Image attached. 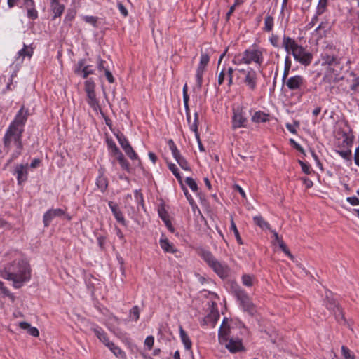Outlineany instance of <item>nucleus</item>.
Returning <instances> with one entry per match:
<instances>
[{
	"instance_id": "nucleus-1",
	"label": "nucleus",
	"mask_w": 359,
	"mask_h": 359,
	"mask_svg": "<svg viewBox=\"0 0 359 359\" xmlns=\"http://www.w3.org/2000/svg\"><path fill=\"white\" fill-rule=\"evenodd\" d=\"M283 46L287 53H291L294 59L301 65L308 66L311 63L313 55L298 45L293 39L284 36Z\"/></svg>"
},
{
	"instance_id": "nucleus-2",
	"label": "nucleus",
	"mask_w": 359,
	"mask_h": 359,
	"mask_svg": "<svg viewBox=\"0 0 359 359\" xmlns=\"http://www.w3.org/2000/svg\"><path fill=\"white\" fill-rule=\"evenodd\" d=\"M266 52L265 48L254 44L246 49L243 53L236 55L233 62L235 65L255 63L261 66L264 62V55Z\"/></svg>"
},
{
	"instance_id": "nucleus-3",
	"label": "nucleus",
	"mask_w": 359,
	"mask_h": 359,
	"mask_svg": "<svg viewBox=\"0 0 359 359\" xmlns=\"http://www.w3.org/2000/svg\"><path fill=\"white\" fill-rule=\"evenodd\" d=\"M22 107L19 109L15 120L11 123L4 137V143L6 147H9L13 143L17 147L21 146V134L22 133Z\"/></svg>"
},
{
	"instance_id": "nucleus-4",
	"label": "nucleus",
	"mask_w": 359,
	"mask_h": 359,
	"mask_svg": "<svg viewBox=\"0 0 359 359\" xmlns=\"http://www.w3.org/2000/svg\"><path fill=\"white\" fill-rule=\"evenodd\" d=\"M201 257L221 278H225L229 276L230 269L227 264L218 261L210 252L203 251Z\"/></svg>"
},
{
	"instance_id": "nucleus-5",
	"label": "nucleus",
	"mask_w": 359,
	"mask_h": 359,
	"mask_svg": "<svg viewBox=\"0 0 359 359\" xmlns=\"http://www.w3.org/2000/svg\"><path fill=\"white\" fill-rule=\"evenodd\" d=\"M238 72V79L246 85L251 90H254L257 87V74L255 69L251 67L246 69H236Z\"/></svg>"
},
{
	"instance_id": "nucleus-6",
	"label": "nucleus",
	"mask_w": 359,
	"mask_h": 359,
	"mask_svg": "<svg viewBox=\"0 0 359 359\" xmlns=\"http://www.w3.org/2000/svg\"><path fill=\"white\" fill-rule=\"evenodd\" d=\"M285 84L290 90L299 92V97H301L304 93L306 80L301 75H294L289 77L285 81Z\"/></svg>"
},
{
	"instance_id": "nucleus-7",
	"label": "nucleus",
	"mask_w": 359,
	"mask_h": 359,
	"mask_svg": "<svg viewBox=\"0 0 359 359\" xmlns=\"http://www.w3.org/2000/svg\"><path fill=\"white\" fill-rule=\"evenodd\" d=\"M325 305L326 308L335 316L337 319L344 318L342 311L330 291L325 292Z\"/></svg>"
},
{
	"instance_id": "nucleus-8",
	"label": "nucleus",
	"mask_w": 359,
	"mask_h": 359,
	"mask_svg": "<svg viewBox=\"0 0 359 359\" xmlns=\"http://www.w3.org/2000/svg\"><path fill=\"white\" fill-rule=\"evenodd\" d=\"M209 61L210 57L208 54L205 53H201L200 62L196 72V86H198V88H201L203 83V75Z\"/></svg>"
},
{
	"instance_id": "nucleus-9",
	"label": "nucleus",
	"mask_w": 359,
	"mask_h": 359,
	"mask_svg": "<svg viewBox=\"0 0 359 359\" xmlns=\"http://www.w3.org/2000/svg\"><path fill=\"white\" fill-rule=\"evenodd\" d=\"M234 292L236 297L240 301V303L244 310L248 311L250 314L252 315L255 311V306L251 302L247 294L240 288L235 290Z\"/></svg>"
},
{
	"instance_id": "nucleus-10",
	"label": "nucleus",
	"mask_w": 359,
	"mask_h": 359,
	"mask_svg": "<svg viewBox=\"0 0 359 359\" xmlns=\"http://www.w3.org/2000/svg\"><path fill=\"white\" fill-rule=\"evenodd\" d=\"M168 146L172 152V156L176 160L179 165L182 168V169L190 171L191 168L184 156H182L180 154V151L177 149L174 141L172 140H170L168 141Z\"/></svg>"
},
{
	"instance_id": "nucleus-11",
	"label": "nucleus",
	"mask_w": 359,
	"mask_h": 359,
	"mask_svg": "<svg viewBox=\"0 0 359 359\" xmlns=\"http://www.w3.org/2000/svg\"><path fill=\"white\" fill-rule=\"evenodd\" d=\"M247 117L242 109L237 108L233 109V116L232 117V127L233 129L243 128L245 126Z\"/></svg>"
},
{
	"instance_id": "nucleus-12",
	"label": "nucleus",
	"mask_w": 359,
	"mask_h": 359,
	"mask_svg": "<svg viewBox=\"0 0 359 359\" xmlns=\"http://www.w3.org/2000/svg\"><path fill=\"white\" fill-rule=\"evenodd\" d=\"M339 69L337 67H327L323 81L330 85L339 81L342 79V77L339 76Z\"/></svg>"
},
{
	"instance_id": "nucleus-13",
	"label": "nucleus",
	"mask_w": 359,
	"mask_h": 359,
	"mask_svg": "<svg viewBox=\"0 0 359 359\" xmlns=\"http://www.w3.org/2000/svg\"><path fill=\"white\" fill-rule=\"evenodd\" d=\"M65 215L61 208L50 209L46 211L43 217L44 226L48 227L55 217H60Z\"/></svg>"
},
{
	"instance_id": "nucleus-14",
	"label": "nucleus",
	"mask_w": 359,
	"mask_h": 359,
	"mask_svg": "<svg viewBox=\"0 0 359 359\" xmlns=\"http://www.w3.org/2000/svg\"><path fill=\"white\" fill-rule=\"evenodd\" d=\"M1 278L6 280H12L13 285L15 288H20L22 286V275L11 273L6 270L0 272Z\"/></svg>"
},
{
	"instance_id": "nucleus-15",
	"label": "nucleus",
	"mask_w": 359,
	"mask_h": 359,
	"mask_svg": "<svg viewBox=\"0 0 359 359\" xmlns=\"http://www.w3.org/2000/svg\"><path fill=\"white\" fill-rule=\"evenodd\" d=\"M343 137H344L343 144L346 146L347 149L346 150H337V152L344 159L350 160L351 158V156H352L351 147L353 143V140L347 134H344L343 135Z\"/></svg>"
},
{
	"instance_id": "nucleus-16",
	"label": "nucleus",
	"mask_w": 359,
	"mask_h": 359,
	"mask_svg": "<svg viewBox=\"0 0 359 359\" xmlns=\"http://www.w3.org/2000/svg\"><path fill=\"white\" fill-rule=\"evenodd\" d=\"M24 7L27 10V15L29 19L35 20L38 18L34 0H24Z\"/></svg>"
},
{
	"instance_id": "nucleus-17",
	"label": "nucleus",
	"mask_w": 359,
	"mask_h": 359,
	"mask_svg": "<svg viewBox=\"0 0 359 359\" xmlns=\"http://www.w3.org/2000/svg\"><path fill=\"white\" fill-rule=\"evenodd\" d=\"M225 347L231 352V353H236L243 349V345L241 340L231 339L228 340L226 339V342H224Z\"/></svg>"
},
{
	"instance_id": "nucleus-18",
	"label": "nucleus",
	"mask_w": 359,
	"mask_h": 359,
	"mask_svg": "<svg viewBox=\"0 0 359 359\" xmlns=\"http://www.w3.org/2000/svg\"><path fill=\"white\" fill-rule=\"evenodd\" d=\"M108 205L117 222L122 225H126V220L118 205L112 201H109Z\"/></svg>"
},
{
	"instance_id": "nucleus-19",
	"label": "nucleus",
	"mask_w": 359,
	"mask_h": 359,
	"mask_svg": "<svg viewBox=\"0 0 359 359\" xmlns=\"http://www.w3.org/2000/svg\"><path fill=\"white\" fill-rule=\"evenodd\" d=\"M322 60L323 64L327 65V67H337L338 69H341L339 67V59L334 55H328L327 53L323 54Z\"/></svg>"
},
{
	"instance_id": "nucleus-20",
	"label": "nucleus",
	"mask_w": 359,
	"mask_h": 359,
	"mask_svg": "<svg viewBox=\"0 0 359 359\" xmlns=\"http://www.w3.org/2000/svg\"><path fill=\"white\" fill-rule=\"evenodd\" d=\"M97 337L102 341L107 347L111 343L107 337L104 331L98 326H93L92 328Z\"/></svg>"
},
{
	"instance_id": "nucleus-21",
	"label": "nucleus",
	"mask_w": 359,
	"mask_h": 359,
	"mask_svg": "<svg viewBox=\"0 0 359 359\" xmlns=\"http://www.w3.org/2000/svg\"><path fill=\"white\" fill-rule=\"evenodd\" d=\"M60 0H53L51 1L50 8L52 12L53 13V19L60 17L65 10V6L61 4L59 1Z\"/></svg>"
},
{
	"instance_id": "nucleus-22",
	"label": "nucleus",
	"mask_w": 359,
	"mask_h": 359,
	"mask_svg": "<svg viewBox=\"0 0 359 359\" xmlns=\"http://www.w3.org/2000/svg\"><path fill=\"white\" fill-rule=\"evenodd\" d=\"M179 332L180 339L184 346L185 349L191 350L192 347V342L189 337L188 336V334H187V332L184 331L182 326H180Z\"/></svg>"
},
{
	"instance_id": "nucleus-23",
	"label": "nucleus",
	"mask_w": 359,
	"mask_h": 359,
	"mask_svg": "<svg viewBox=\"0 0 359 359\" xmlns=\"http://www.w3.org/2000/svg\"><path fill=\"white\" fill-rule=\"evenodd\" d=\"M269 115L263 111H256L252 116V121L254 123H264L269 121Z\"/></svg>"
},
{
	"instance_id": "nucleus-24",
	"label": "nucleus",
	"mask_w": 359,
	"mask_h": 359,
	"mask_svg": "<svg viewBox=\"0 0 359 359\" xmlns=\"http://www.w3.org/2000/svg\"><path fill=\"white\" fill-rule=\"evenodd\" d=\"M229 328L222 323L219 330V341L221 344L226 342V339H228Z\"/></svg>"
},
{
	"instance_id": "nucleus-25",
	"label": "nucleus",
	"mask_w": 359,
	"mask_h": 359,
	"mask_svg": "<svg viewBox=\"0 0 359 359\" xmlns=\"http://www.w3.org/2000/svg\"><path fill=\"white\" fill-rule=\"evenodd\" d=\"M113 353L114 355L119 358H124L126 356L125 353L118 347L114 343L111 342L107 347Z\"/></svg>"
},
{
	"instance_id": "nucleus-26",
	"label": "nucleus",
	"mask_w": 359,
	"mask_h": 359,
	"mask_svg": "<svg viewBox=\"0 0 359 359\" xmlns=\"http://www.w3.org/2000/svg\"><path fill=\"white\" fill-rule=\"evenodd\" d=\"M24 330L26 332L34 337H38L39 336V331L36 327L32 326L29 323L24 321Z\"/></svg>"
},
{
	"instance_id": "nucleus-27",
	"label": "nucleus",
	"mask_w": 359,
	"mask_h": 359,
	"mask_svg": "<svg viewBox=\"0 0 359 359\" xmlns=\"http://www.w3.org/2000/svg\"><path fill=\"white\" fill-rule=\"evenodd\" d=\"M96 184L102 192H104L108 187L107 179L101 175L97 178Z\"/></svg>"
},
{
	"instance_id": "nucleus-28",
	"label": "nucleus",
	"mask_w": 359,
	"mask_h": 359,
	"mask_svg": "<svg viewBox=\"0 0 359 359\" xmlns=\"http://www.w3.org/2000/svg\"><path fill=\"white\" fill-rule=\"evenodd\" d=\"M253 220H254L255 224L256 225H257L258 226H259L261 229H270L269 224L267 222H266L262 216H260V215L255 216L253 217Z\"/></svg>"
},
{
	"instance_id": "nucleus-29",
	"label": "nucleus",
	"mask_w": 359,
	"mask_h": 359,
	"mask_svg": "<svg viewBox=\"0 0 359 359\" xmlns=\"http://www.w3.org/2000/svg\"><path fill=\"white\" fill-rule=\"evenodd\" d=\"M273 18L270 15H267L264 19V27L263 28L264 31L266 32L272 31L273 28Z\"/></svg>"
},
{
	"instance_id": "nucleus-30",
	"label": "nucleus",
	"mask_w": 359,
	"mask_h": 359,
	"mask_svg": "<svg viewBox=\"0 0 359 359\" xmlns=\"http://www.w3.org/2000/svg\"><path fill=\"white\" fill-rule=\"evenodd\" d=\"M0 291L1 293V295L3 297H8L12 302H14L15 301V296L10 292V291L8 290L7 287L4 286V284L3 282L0 280Z\"/></svg>"
},
{
	"instance_id": "nucleus-31",
	"label": "nucleus",
	"mask_w": 359,
	"mask_h": 359,
	"mask_svg": "<svg viewBox=\"0 0 359 359\" xmlns=\"http://www.w3.org/2000/svg\"><path fill=\"white\" fill-rule=\"evenodd\" d=\"M161 248L167 252H174L175 250L173 246L170 243L168 239L161 238L160 240Z\"/></svg>"
},
{
	"instance_id": "nucleus-32",
	"label": "nucleus",
	"mask_w": 359,
	"mask_h": 359,
	"mask_svg": "<svg viewBox=\"0 0 359 359\" xmlns=\"http://www.w3.org/2000/svg\"><path fill=\"white\" fill-rule=\"evenodd\" d=\"M168 166L169 170L172 172V174L175 176L179 182L182 184V179L180 175V171L177 167V165L174 163H168Z\"/></svg>"
},
{
	"instance_id": "nucleus-33",
	"label": "nucleus",
	"mask_w": 359,
	"mask_h": 359,
	"mask_svg": "<svg viewBox=\"0 0 359 359\" xmlns=\"http://www.w3.org/2000/svg\"><path fill=\"white\" fill-rule=\"evenodd\" d=\"M242 283L246 287H252L254 283L255 277L250 274H244L242 276Z\"/></svg>"
},
{
	"instance_id": "nucleus-34",
	"label": "nucleus",
	"mask_w": 359,
	"mask_h": 359,
	"mask_svg": "<svg viewBox=\"0 0 359 359\" xmlns=\"http://www.w3.org/2000/svg\"><path fill=\"white\" fill-rule=\"evenodd\" d=\"M230 229L231 231H233V233H234V236L236 237V239L237 241V242L240 244V245H242L243 244V241H242V239L241 238V236L239 234V232H238V230L236 226V224L233 219V218H231V226H230Z\"/></svg>"
},
{
	"instance_id": "nucleus-35",
	"label": "nucleus",
	"mask_w": 359,
	"mask_h": 359,
	"mask_svg": "<svg viewBox=\"0 0 359 359\" xmlns=\"http://www.w3.org/2000/svg\"><path fill=\"white\" fill-rule=\"evenodd\" d=\"M188 122L191 130H192L194 133L195 135L196 134H199L198 131V113L196 112L194 114V119L193 122H191V118H189V121H188Z\"/></svg>"
},
{
	"instance_id": "nucleus-36",
	"label": "nucleus",
	"mask_w": 359,
	"mask_h": 359,
	"mask_svg": "<svg viewBox=\"0 0 359 359\" xmlns=\"http://www.w3.org/2000/svg\"><path fill=\"white\" fill-rule=\"evenodd\" d=\"M129 317L132 320L137 321L140 318V309L137 306H134L130 310Z\"/></svg>"
},
{
	"instance_id": "nucleus-37",
	"label": "nucleus",
	"mask_w": 359,
	"mask_h": 359,
	"mask_svg": "<svg viewBox=\"0 0 359 359\" xmlns=\"http://www.w3.org/2000/svg\"><path fill=\"white\" fill-rule=\"evenodd\" d=\"M182 190L184 191V194L187 198V199L188 200L190 205L191 206V208H193V210L195 209V208H197V205L194 202V200L193 199L192 196H191V194L189 193L187 189L182 184Z\"/></svg>"
},
{
	"instance_id": "nucleus-38",
	"label": "nucleus",
	"mask_w": 359,
	"mask_h": 359,
	"mask_svg": "<svg viewBox=\"0 0 359 359\" xmlns=\"http://www.w3.org/2000/svg\"><path fill=\"white\" fill-rule=\"evenodd\" d=\"M95 84L92 79H89L85 82V91L86 93L95 92Z\"/></svg>"
},
{
	"instance_id": "nucleus-39",
	"label": "nucleus",
	"mask_w": 359,
	"mask_h": 359,
	"mask_svg": "<svg viewBox=\"0 0 359 359\" xmlns=\"http://www.w3.org/2000/svg\"><path fill=\"white\" fill-rule=\"evenodd\" d=\"M123 149L130 159L134 160L137 158V155L135 152L130 144H128Z\"/></svg>"
},
{
	"instance_id": "nucleus-40",
	"label": "nucleus",
	"mask_w": 359,
	"mask_h": 359,
	"mask_svg": "<svg viewBox=\"0 0 359 359\" xmlns=\"http://www.w3.org/2000/svg\"><path fill=\"white\" fill-rule=\"evenodd\" d=\"M327 0H319L316 11L318 15H321L325 12L327 7Z\"/></svg>"
},
{
	"instance_id": "nucleus-41",
	"label": "nucleus",
	"mask_w": 359,
	"mask_h": 359,
	"mask_svg": "<svg viewBox=\"0 0 359 359\" xmlns=\"http://www.w3.org/2000/svg\"><path fill=\"white\" fill-rule=\"evenodd\" d=\"M41 161L39 158H34L29 165H27L26 166L24 165V175L27 174V170L29 168H36L40 165Z\"/></svg>"
},
{
	"instance_id": "nucleus-42",
	"label": "nucleus",
	"mask_w": 359,
	"mask_h": 359,
	"mask_svg": "<svg viewBox=\"0 0 359 359\" xmlns=\"http://www.w3.org/2000/svg\"><path fill=\"white\" fill-rule=\"evenodd\" d=\"M116 138H117L120 145L121 146L122 149H124L126 146L130 144V143L128 142L126 137L122 133L117 134Z\"/></svg>"
},
{
	"instance_id": "nucleus-43",
	"label": "nucleus",
	"mask_w": 359,
	"mask_h": 359,
	"mask_svg": "<svg viewBox=\"0 0 359 359\" xmlns=\"http://www.w3.org/2000/svg\"><path fill=\"white\" fill-rule=\"evenodd\" d=\"M185 182L193 191L196 192L198 191V185L194 179L191 177H187Z\"/></svg>"
},
{
	"instance_id": "nucleus-44",
	"label": "nucleus",
	"mask_w": 359,
	"mask_h": 359,
	"mask_svg": "<svg viewBox=\"0 0 359 359\" xmlns=\"http://www.w3.org/2000/svg\"><path fill=\"white\" fill-rule=\"evenodd\" d=\"M341 353L344 359H355L354 355H353L350 350L344 346H342L341 347Z\"/></svg>"
},
{
	"instance_id": "nucleus-45",
	"label": "nucleus",
	"mask_w": 359,
	"mask_h": 359,
	"mask_svg": "<svg viewBox=\"0 0 359 359\" xmlns=\"http://www.w3.org/2000/svg\"><path fill=\"white\" fill-rule=\"evenodd\" d=\"M299 126V122L297 121H294V124H291V123H286L285 124V127L290 132L292 133V134H296L297 133V130L296 128L297 127Z\"/></svg>"
},
{
	"instance_id": "nucleus-46",
	"label": "nucleus",
	"mask_w": 359,
	"mask_h": 359,
	"mask_svg": "<svg viewBox=\"0 0 359 359\" xmlns=\"http://www.w3.org/2000/svg\"><path fill=\"white\" fill-rule=\"evenodd\" d=\"M88 103L90 105V107L96 112L98 111H101L100 106L99 104V102L97 100V99H94L92 100H88Z\"/></svg>"
},
{
	"instance_id": "nucleus-47",
	"label": "nucleus",
	"mask_w": 359,
	"mask_h": 359,
	"mask_svg": "<svg viewBox=\"0 0 359 359\" xmlns=\"http://www.w3.org/2000/svg\"><path fill=\"white\" fill-rule=\"evenodd\" d=\"M31 277V269L29 265L24 262V283L29 280Z\"/></svg>"
},
{
	"instance_id": "nucleus-48",
	"label": "nucleus",
	"mask_w": 359,
	"mask_h": 359,
	"mask_svg": "<svg viewBox=\"0 0 359 359\" xmlns=\"http://www.w3.org/2000/svg\"><path fill=\"white\" fill-rule=\"evenodd\" d=\"M278 245L279 247L281 248V250L291 259H294V257L293 255L290 253V252L289 251V250L287 249V245H285V243L283 242V241H280V243H278Z\"/></svg>"
},
{
	"instance_id": "nucleus-49",
	"label": "nucleus",
	"mask_w": 359,
	"mask_h": 359,
	"mask_svg": "<svg viewBox=\"0 0 359 359\" xmlns=\"http://www.w3.org/2000/svg\"><path fill=\"white\" fill-rule=\"evenodd\" d=\"M299 164L301 165L302 171L305 174H307V175L311 174V166L308 163H304V162H303L302 161H299Z\"/></svg>"
},
{
	"instance_id": "nucleus-50",
	"label": "nucleus",
	"mask_w": 359,
	"mask_h": 359,
	"mask_svg": "<svg viewBox=\"0 0 359 359\" xmlns=\"http://www.w3.org/2000/svg\"><path fill=\"white\" fill-rule=\"evenodd\" d=\"M107 62L103 60L100 57L97 58V69L100 71H106V69H109L108 66L106 65Z\"/></svg>"
},
{
	"instance_id": "nucleus-51",
	"label": "nucleus",
	"mask_w": 359,
	"mask_h": 359,
	"mask_svg": "<svg viewBox=\"0 0 359 359\" xmlns=\"http://www.w3.org/2000/svg\"><path fill=\"white\" fill-rule=\"evenodd\" d=\"M85 22L91 24L94 27H97V18L94 16L86 15L83 18Z\"/></svg>"
},
{
	"instance_id": "nucleus-52",
	"label": "nucleus",
	"mask_w": 359,
	"mask_h": 359,
	"mask_svg": "<svg viewBox=\"0 0 359 359\" xmlns=\"http://www.w3.org/2000/svg\"><path fill=\"white\" fill-rule=\"evenodd\" d=\"M94 71L93 69H89V66L87 65L86 67H83V68L81 70V72H80V74L82 76L83 78H87L88 75L93 74Z\"/></svg>"
},
{
	"instance_id": "nucleus-53",
	"label": "nucleus",
	"mask_w": 359,
	"mask_h": 359,
	"mask_svg": "<svg viewBox=\"0 0 359 359\" xmlns=\"http://www.w3.org/2000/svg\"><path fill=\"white\" fill-rule=\"evenodd\" d=\"M34 48L32 46H27L24 44V57L27 56L31 57L33 54V50Z\"/></svg>"
},
{
	"instance_id": "nucleus-54",
	"label": "nucleus",
	"mask_w": 359,
	"mask_h": 359,
	"mask_svg": "<svg viewBox=\"0 0 359 359\" xmlns=\"http://www.w3.org/2000/svg\"><path fill=\"white\" fill-rule=\"evenodd\" d=\"M154 338L153 336H148L144 341V345L148 347L149 350H151L154 346Z\"/></svg>"
},
{
	"instance_id": "nucleus-55",
	"label": "nucleus",
	"mask_w": 359,
	"mask_h": 359,
	"mask_svg": "<svg viewBox=\"0 0 359 359\" xmlns=\"http://www.w3.org/2000/svg\"><path fill=\"white\" fill-rule=\"evenodd\" d=\"M15 172L18 174L17 178L19 184H21V178L22 176V164L16 166Z\"/></svg>"
},
{
	"instance_id": "nucleus-56",
	"label": "nucleus",
	"mask_w": 359,
	"mask_h": 359,
	"mask_svg": "<svg viewBox=\"0 0 359 359\" xmlns=\"http://www.w3.org/2000/svg\"><path fill=\"white\" fill-rule=\"evenodd\" d=\"M114 155L116 156L119 163L126 159L124 158L123 154L121 153V151L118 149V148L116 146H114Z\"/></svg>"
},
{
	"instance_id": "nucleus-57",
	"label": "nucleus",
	"mask_w": 359,
	"mask_h": 359,
	"mask_svg": "<svg viewBox=\"0 0 359 359\" xmlns=\"http://www.w3.org/2000/svg\"><path fill=\"white\" fill-rule=\"evenodd\" d=\"M269 41L273 46L276 48L279 46V37L277 35L272 34Z\"/></svg>"
},
{
	"instance_id": "nucleus-58",
	"label": "nucleus",
	"mask_w": 359,
	"mask_h": 359,
	"mask_svg": "<svg viewBox=\"0 0 359 359\" xmlns=\"http://www.w3.org/2000/svg\"><path fill=\"white\" fill-rule=\"evenodd\" d=\"M233 69L232 67L228 68L227 70V77H228V85L229 86H231L233 83Z\"/></svg>"
},
{
	"instance_id": "nucleus-59",
	"label": "nucleus",
	"mask_w": 359,
	"mask_h": 359,
	"mask_svg": "<svg viewBox=\"0 0 359 359\" xmlns=\"http://www.w3.org/2000/svg\"><path fill=\"white\" fill-rule=\"evenodd\" d=\"M86 65H85V60H80L78 63H77V67L75 70V72L77 74H80V72H81V70L83 68V67H86Z\"/></svg>"
},
{
	"instance_id": "nucleus-60",
	"label": "nucleus",
	"mask_w": 359,
	"mask_h": 359,
	"mask_svg": "<svg viewBox=\"0 0 359 359\" xmlns=\"http://www.w3.org/2000/svg\"><path fill=\"white\" fill-rule=\"evenodd\" d=\"M346 201L352 205H359V199L356 196L347 197Z\"/></svg>"
},
{
	"instance_id": "nucleus-61",
	"label": "nucleus",
	"mask_w": 359,
	"mask_h": 359,
	"mask_svg": "<svg viewBox=\"0 0 359 359\" xmlns=\"http://www.w3.org/2000/svg\"><path fill=\"white\" fill-rule=\"evenodd\" d=\"M117 6H118V8L119 11L121 12V13L123 16L126 17L128 15V13L127 9L125 8V6L121 2H118Z\"/></svg>"
},
{
	"instance_id": "nucleus-62",
	"label": "nucleus",
	"mask_w": 359,
	"mask_h": 359,
	"mask_svg": "<svg viewBox=\"0 0 359 359\" xmlns=\"http://www.w3.org/2000/svg\"><path fill=\"white\" fill-rule=\"evenodd\" d=\"M105 76L107 79L110 83H113L114 82V78L111 74V72L109 71V69H106V71H104Z\"/></svg>"
},
{
	"instance_id": "nucleus-63",
	"label": "nucleus",
	"mask_w": 359,
	"mask_h": 359,
	"mask_svg": "<svg viewBox=\"0 0 359 359\" xmlns=\"http://www.w3.org/2000/svg\"><path fill=\"white\" fill-rule=\"evenodd\" d=\"M302 181L303 182L304 184L305 185V187L306 188H311L312 186H313V182L309 180V178H306V177H303L301 179Z\"/></svg>"
},
{
	"instance_id": "nucleus-64",
	"label": "nucleus",
	"mask_w": 359,
	"mask_h": 359,
	"mask_svg": "<svg viewBox=\"0 0 359 359\" xmlns=\"http://www.w3.org/2000/svg\"><path fill=\"white\" fill-rule=\"evenodd\" d=\"M292 66V62L290 58L288 56L285 57V62H284V69H290Z\"/></svg>"
}]
</instances>
